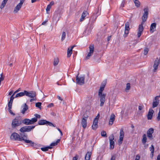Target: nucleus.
Masks as SVG:
<instances>
[{"label": "nucleus", "mask_w": 160, "mask_h": 160, "mask_svg": "<svg viewBox=\"0 0 160 160\" xmlns=\"http://www.w3.org/2000/svg\"><path fill=\"white\" fill-rule=\"evenodd\" d=\"M66 37V33L65 32H63L62 35V38L61 40L62 41H63L65 38Z\"/></svg>", "instance_id": "41"}, {"label": "nucleus", "mask_w": 160, "mask_h": 160, "mask_svg": "<svg viewBox=\"0 0 160 160\" xmlns=\"http://www.w3.org/2000/svg\"><path fill=\"white\" fill-rule=\"evenodd\" d=\"M88 13V12L87 11H84L82 13L81 17L80 19V22H82L84 18L86 16V14Z\"/></svg>", "instance_id": "25"}, {"label": "nucleus", "mask_w": 160, "mask_h": 160, "mask_svg": "<svg viewBox=\"0 0 160 160\" xmlns=\"http://www.w3.org/2000/svg\"><path fill=\"white\" fill-rule=\"evenodd\" d=\"M135 6L137 7L138 8L140 7L141 3L138 0H133Z\"/></svg>", "instance_id": "29"}, {"label": "nucleus", "mask_w": 160, "mask_h": 160, "mask_svg": "<svg viewBox=\"0 0 160 160\" xmlns=\"http://www.w3.org/2000/svg\"><path fill=\"white\" fill-rule=\"evenodd\" d=\"M143 106H139L138 107V109L139 110H141L143 108Z\"/></svg>", "instance_id": "52"}, {"label": "nucleus", "mask_w": 160, "mask_h": 160, "mask_svg": "<svg viewBox=\"0 0 160 160\" xmlns=\"http://www.w3.org/2000/svg\"><path fill=\"white\" fill-rule=\"evenodd\" d=\"M116 157L115 156H113L111 157L110 160H115Z\"/></svg>", "instance_id": "53"}, {"label": "nucleus", "mask_w": 160, "mask_h": 160, "mask_svg": "<svg viewBox=\"0 0 160 160\" xmlns=\"http://www.w3.org/2000/svg\"><path fill=\"white\" fill-rule=\"evenodd\" d=\"M32 99H31L30 100V102H32L33 101H36V98H32Z\"/></svg>", "instance_id": "60"}, {"label": "nucleus", "mask_w": 160, "mask_h": 160, "mask_svg": "<svg viewBox=\"0 0 160 160\" xmlns=\"http://www.w3.org/2000/svg\"><path fill=\"white\" fill-rule=\"evenodd\" d=\"M88 116L82 118V120L81 124L84 129H85L87 126V118Z\"/></svg>", "instance_id": "17"}, {"label": "nucleus", "mask_w": 160, "mask_h": 160, "mask_svg": "<svg viewBox=\"0 0 160 160\" xmlns=\"http://www.w3.org/2000/svg\"><path fill=\"white\" fill-rule=\"evenodd\" d=\"M154 112V111L151 108L149 109L147 115V118L148 120L152 119Z\"/></svg>", "instance_id": "18"}, {"label": "nucleus", "mask_w": 160, "mask_h": 160, "mask_svg": "<svg viewBox=\"0 0 160 160\" xmlns=\"http://www.w3.org/2000/svg\"><path fill=\"white\" fill-rule=\"evenodd\" d=\"M154 129L152 128H149L147 132V135L148 138L150 140L153 139L152 134L153 133Z\"/></svg>", "instance_id": "15"}, {"label": "nucleus", "mask_w": 160, "mask_h": 160, "mask_svg": "<svg viewBox=\"0 0 160 160\" xmlns=\"http://www.w3.org/2000/svg\"><path fill=\"white\" fill-rule=\"evenodd\" d=\"M78 158V155H76L73 158L72 160H77Z\"/></svg>", "instance_id": "48"}, {"label": "nucleus", "mask_w": 160, "mask_h": 160, "mask_svg": "<svg viewBox=\"0 0 160 160\" xmlns=\"http://www.w3.org/2000/svg\"><path fill=\"white\" fill-rule=\"evenodd\" d=\"M101 135L102 137H107V134L106 132L103 131L101 132Z\"/></svg>", "instance_id": "44"}, {"label": "nucleus", "mask_w": 160, "mask_h": 160, "mask_svg": "<svg viewBox=\"0 0 160 160\" xmlns=\"http://www.w3.org/2000/svg\"><path fill=\"white\" fill-rule=\"evenodd\" d=\"M111 36H108L107 38L108 41H109L111 39Z\"/></svg>", "instance_id": "64"}, {"label": "nucleus", "mask_w": 160, "mask_h": 160, "mask_svg": "<svg viewBox=\"0 0 160 160\" xmlns=\"http://www.w3.org/2000/svg\"><path fill=\"white\" fill-rule=\"evenodd\" d=\"M51 7H52L50 6L49 5H48L47 6V8H46V12L47 14L49 13V12L50 11V10L51 8Z\"/></svg>", "instance_id": "40"}, {"label": "nucleus", "mask_w": 160, "mask_h": 160, "mask_svg": "<svg viewBox=\"0 0 160 160\" xmlns=\"http://www.w3.org/2000/svg\"><path fill=\"white\" fill-rule=\"evenodd\" d=\"M28 107L26 103H25L24 105V108L21 111V112L24 114L25 113V112L28 109Z\"/></svg>", "instance_id": "28"}, {"label": "nucleus", "mask_w": 160, "mask_h": 160, "mask_svg": "<svg viewBox=\"0 0 160 160\" xmlns=\"http://www.w3.org/2000/svg\"><path fill=\"white\" fill-rule=\"evenodd\" d=\"M38 124L39 125H43L44 124H47L50 126H53L55 127L54 125L52 123L47 121L46 120H41L38 122Z\"/></svg>", "instance_id": "10"}, {"label": "nucleus", "mask_w": 160, "mask_h": 160, "mask_svg": "<svg viewBox=\"0 0 160 160\" xmlns=\"http://www.w3.org/2000/svg\"><path fill=\"white\" fill-rule=\"evenodd\" d=\"M114 139V137L113 134L110 135L109 137L110 141V149H112L114 147V142L113 141Z\"/></svg>", "instance_id": "12"}, {"label": "nucleus", "mask_w": 160, "mask_h": 160, "mask_svg": "<svg viewBox=\"0 0 160 160\" xmlns=\"http://www.w3.org/2000/svg\"><path fill=\"white\" fill-rule=\"evenodd\" d=\"M140 157L138 155L136 156V158L135 160H139L140 158Z\"/></svg>", "instance_id": "49"}, {"label": "nucleus", "mask_w": 160, "mask_h": 160, "mask_svg": "<svg viewBox=\"0 0 160 160\" xmlns=\"http://www.w3.org/2000/svg\"><path fill=\"white\" fill-rule=\"evenodd\" d=\"M25 94L27 96L30 98H34L36 96V93L33 91H31L30 92H28L27 91H25Z\"/></svg>", "instance_id": "13"}, {"label": "nucleus", "mask_w": 160, "mask_h": 160, "mask_svg": "<svg viewBox=\"0 0 160 160\" xmlns=\"http://www.w3.org/2000/svg\"><path fill=\"white\" fill-rule=\"evenodd\" d=\"M11 108H8V111L11 114L13 115H15V114L12 112V111L11 110Z\"/></svg>", "instance_id": "51"}, {"label": "nucleus", "mask_w": 160, "mask_h": 160, "mask_svg": "<svg viewBox=\"0 0 160 160\" xmlns=\"http://www.w3.org/2000/svg\"><path fill=\"white\" fill-rule=\"evenodd\" d=\"M143 10L144 12L142 17V21L141 24L139 25L138 29L137 35L138 38L141 36L143 32L144 29L143 25L144 24V22L146 21L148 17V12L149 11L148 8V7H146L144 8Z\"/></svg>", "instance_id": "1"}, {"label": "nucleus", "mask_w": 160, "mask_h": 160, "mask_svg": "<svg viewBox=\"0 0 160 160\" xmlns=\"http://www.w3.org/2000/svg\"><path fill=\"white\" fill-rule=\"evenodd\" d=\"M59 60L58 58H55L54 59L53 64L54 66L57 65L59 62Z\"/></svg>", "instance_id": "37"}, {"label": "nucleus", "mask_w": 160, "mask_h": 160, "mask_svg": "<svg viewBox=\"0 0 160 160\" xmlns=\"http://www.w3.org/2000/svg\"><path fill=\"white\" fill-rule=\"evenodd\" d=\"M98 118H95L94 119L93 124L92 125V129L95 130L97 128L98 126Z\"/></svg>", "instance_id": "16"}, {"label": "nucleus", "mask_w": 160, "mask_h": 160, "mask_svg": "<svg viewBox=\"0 0 160 160\" xmlns=\"http://www.w3.org/2000/svg\"><path fill=\"white\" fill-rule=\"evenodd\" d=\"M31 124H33L34 123L37 121V119L36 118H34L30 119Z\"/></svg>", "instance_id": "38"}, {"label": "nucleus", "mask_w": 160, "mask_h": 160, "mask_svg": "<svg viewBox=\"0 0 160 160\" xmlns=\"http://www.w3.org/2000/svg\"><path fill=\"white\" fill-rule=\"evenodd\" d=\"M57 129L58 130V131H59V132H60V134H61V136H62V132L60 130V129L59 128H57Z\"/></svg>", "instance_id": "57"}, {"label": "nucleus", "mask_w": 160, "mask_h": 160, "mask_svg": "<svg viewBox=\"0 0 160 160\" xmlns=\"http://www.w3.org/2000/svg\"><path fill=\"white\" fill-rule=\"evenodd\" d=\"M106 94L105 93L102 94H98V96L100 98V106L101 107H102L105 101V98Z\"/></svg>", "instance_id": "7"}, {"label": "nucleus", "mask_w": 160, "mask_h": 160, "mask_svg": "<svg viewBox=\"0 0 160 160\" xmlns=\"http://www.w3.org/2000/svg\"><path fill=\"white\" fill-rule=\"evenodd\" d=\"M42 103L40 102H38L36 103V107L39 108H41Z\"/></svg>", "instance_id": "43"}, {"label": "nucleus", "mask_w": 160, "mask_h": 160, "mask_svg": "<svg viewBox=\"0 0 160 160\" xmlns=\"http://www.w3.org/2000/svg\"><path fill=\"white\" fill-rule=\"evenodd\" d=\"M131 86L130 83H128L126 84L125 91L126 92H128V91L130 89Z\"/></svg>", "instance_id": "34"}, {"label": "nucleus", "mask_w": 160, "mask_h": 160, "mask_svg": "<svg viewBox=\"0 0 160 160\" xmlns=\"http://www.w3.org/2000/svg\"><path fill=\"white\" fill-rule=\"evenodd\" d=\"M142 137L143 138L142 141V143L143 144H144L147 142V138L146 135L145 134H143L142 136Z\"/></svg>", "instance_id": "31"}, {"label": "nucleus", "mask_w": 160, "mask_h": 160, "mask_svg": "<svg viewBox=\"0 0 160 160\" xmlns=\"http://www.w3.org/2000/svg\"><path fill=\"white\" fill-rule=\"evenodd\" d=\"M150 151H151V154L152 155V157L153 155V153L154 150V146L152 145L149 148Z\"/></svg>", "instance_id": "32"}, {"label": "nucleus", "mask_w": 160, "mask_h": 160, "mask_svg": "<svg viewBox=\"0 0 160 160\" xmlns=\"http://www.w3.org/2000/svg\"><path fill=\"white\" fill-rule=\"evenodd\" d=\"M159 64H160V57H159V59H158V58H157L154 62V63L153 66L154 68L153 71L154 72H156V70L158 68Z\"/></svg>", "instance_id": "14"}, {"label": "nucleus", "mask_w": 160, "mask_h": 160, "mask_svg": "<svg viewBox=\"0 0 160 160\" xmlns=\"http://www.w3.org/2000/svg\"><path fill=\"white\" fill-rule=\"evenodd\" d=\"M124 136V132L123 131V129H121L120 131L119 137L123 138Z\"/></svg>", "instance_id": "35"}, {"label": "nucleus", "mask_w": 160, "mask_h": 160, "mask_svg": "<svg viewBox=\"0 0 160 160\" xmlns=\"http://www.w3.org/2000/svg\"><path fill=\"white\" fill-rule=\"evenodd\" d=\"M39 0H31V2L33 3L37 1H38Z\"/></svg>", "instance_id": "61"}, {"label": "nucleus", "mask_w": 160, "mask_h": 160, "mask_svg": "<svg viewBox=\"0 0 160 160\" xmlns=\"http://www.w3.org/2000/svg\"><path fill=\"white\" fill-rule=\"evenodd\" d=\"M52 147L51 146L46 147L44 148H41V150L43 151H46L48 150L49 149L52 148Z\"/></svg>", "instance_id": "33"}, {"label": "nucleus", "mask_w": 160, "mask_h": 160, "mask_svg": "<svg viewBox=\"0 0 160 160\" xmlns=\"http://www.w3.org/2000/svg\"><path fill=\"white\" fill-rule=\"evenodd\" d=\"M22 123H23L25 125H30L31 123L30 122V119L27 118H25L23 120H22Z\"/></svg>", "instance_id": "22"}, {"label": "nucleus", "mask_w": 160, "mask_h": 160, "mask_svg": "<svg viewBox=\"0 0 160 160\" xmlns=\"http://www.w3.org/2000/svg\"><path fill=\"white\" fill-rule=\"evenodd\" d=\"M8 0H3L2 1L0 7V8L1 9H2L4 7Z\"/></svg>", "instance_id": "27"}, {"label": "nucleus", "mask_w": 160, "mask_h": 160, "mask_svg": "<svg viewBox=\"0 0 160 160\" xmlns=\"http://www.w3.org/2000/svg\"><path fill=\"white\" fill-rule=\"evenodd\" d=\"M156 27V23H153L151 24L150 26V31H152V32H153L154 31L152 30L155 28Z\"/></svg>", "instance_id": "30"}, {"label": "nucleus", "mask_w": 160, "mask_h": 160, "mask_svg": "<svg viewBox=\"0 0 160 160\" xmlns=\"http://www.w3.org/2000/svg\"><path fill=\"white\" fill-rule=\"evenodd\" d=\"M25 134H20V135L16 132L13 133L10 136L11 139L15 140L22 141L23 140H24Z\"/></svg>", "instance_id": "2"}, {"label": "nucleus", "mask_w": 160, "mask_h": 160, "mask_svg": "<svg viewBox=\"0 0 160 160\" xmlns=\"http://www.w3.org/2000/svg\"><path fill=\"white\" fill-rule=\"evenodd\" d=\"M89 52L86 57V59L87 60L93 54L94 51V47L93 44L90 45L89 46Z\"/></svg>", "instance_id": "9"}, {"label": "nucleus", "mask_w": 160, "mask_h": 160, "mask_svg": "<svg viewBox=\"0 0 160 160\" xmlns=\"http://www.w3.org/2000/svg\"><path fill=\"white\" fill-rule=\"evenodd\" d=\"M13 100H11L10 99L9 101V102L8 104V108H12V105L13 102Z\"/></svg>", "instance_id": "39"}, {"label": "nucleus", "mask_w": 160, "mask_h": 160, "mask_svg": "<svg viewBox=\"0 0 160 160\" xmlns=\"http://www.w3.org/2000/svg\"><path fill=\"white\" fill-rule=\"evenodd\" d=\"M34 115L36 117L35 118H37V119L38 118H41V116L40 115H39V114H35Z\"/></svg>", "instance_id": "47"}, {"label": "nucleus", "mask_w": 160, "mask_h": 160, "mask_svg": "<svg viewBox=\"0 0 160 160\" xmlns=\"http://www.w3.org/2000/svg\"><path fill=\"white\" fill-rule=\"evenodd\" d=\"M106 84L105 83L103 84L102 86L100 87V89L99 90L98 94H102V92L104 89Z\"/></svg>", "instance_id": "23"}, {"label": "nucleus", "mask_w": 160, "mask_h": 160, "mask_svg": "<svg viewBox=\"0 0 160 160\" xmlns=\"http://www.w3.org/2000/svg\"><path fill=\"white\" fill-rule=\"evenodd\" d=\"M25 90H24V92H20L19 93L17 94L15 96V98H17L18 97H21L24 96V95H25Z\"/></svg>", "instance_id": "26"}, {"label": "nucleus", "mask_w": 160, "mask_h": 160, "mask_svg": "<svg viewBox=\"0 0 160 160\" xmlns=\"http://www.w3.org/2000/svg\"><path fill=\"white\" fill-rule=\"evenodd\" d=\"M48 21H45L43 22L42 23V25H44Z\"/></svg>", "instance_id": "63"}, {"label": "nucleus", "mask_w": 160, "mask_h": 160, "mask_svg": "<svg viewBox=\"0 0 160 160\" xmlns=\"http://www.w3.org/2000/svg\"><path fill=\"white\" fill-rule=\"evenodd\" d=\"M157 119L158 121L160 120V112L159 111L158 113V116L157 117Z\"/></svg>", "instance_id": "50"}, {"label": "nucleus", "mask_w": 160, "mask_h": 160, "mask_svg": "<svg viewBox=\"0 0 160 160\" xmlns=\"http://www.w3.org/2000/svg\"><path fill=\"white\" fill-rule=\"evenodd\" d=\"M21 90L20 88H19L18 90H17L16 91H15L14 93L13 94H15L16 93L18 92L19 91H20Z\"/></svg>", "instance_id": "54"}, {"label": "nucleus", "mask_w": 160, "mask_h": 160, "mask_svg": "<svg viewBox=\"0 0 160 160\" xmlns=\"http://www.w3.org/2000/svg\"><path fill=\"white\" fill-rule=\"evenodd\" d=\"M27 135L25 134L24 138V140H23L22 141H24L25 143L28 144L29 145L32 146L34 148H37L38 147V145L35 143L33 142L32 141L27 140Z\"/></svg>", "instance_id": "4"}, {"label": "nucleus", "mask_w": 160, "mask_h": 160, "mask_svg": "<svg viewBox=\"0 0 160 160\" xmlns=\"http://www.w3.org/2000/svg\"><path fill=\"white\" fill-rule=\"evenodd\" d=\"M60 140L59 139H58L55 142H54L51 143L50 144L51 146H55L58 144V143L59 142Z\"/></svg>", "instance_id": "36"}, {"label": "nucleus", "mask_w": 160, "mask_h": 160, "mask_svg": "<svg viewBox=\"0 0 160 160\" xmlns=\"http://www.w3.org/2000/svg\"><path fill=\"white\" fill-rule=\"evenodd\" d=\"M124 6V3L123 2H122L121 5V7H123Z\"/></svg>", "instance_id": "62"}, {"label": "nucleus", "mask_w": 160, "mask_h": 160, "mask_svg": "<svg viewBox=\"0 0 160 160\" xmlns=\"http://www.w3.org/2000/svg\"><path fill=\"white\" fill-rule=\"evenodd\" d=\"M159 97H160V94L159 96H156L155 97V100H156L157 99L158 100H159L158 98Z\"/></svg>", "instance_id": "59"}, {"label": "nucleus", "mask_w": 160, "mask_h": 160, "mask_svg": "<svg viewBox=\"0 0 160 160\" xmlns=\"http://www.w3.org/2000/svg\"><path fill=\"white\" fill-rule=\"evenodd\" d=\"M149 51V49L147 48H146L144 49V54L145 55H146L148 53Z\"/></svg>", "instance_id": "42"}, {"label": "nucleus", "mask_w": 160, "mask_h": 160, "mask_svg": "<svg viewBox=\"0 0 160 160\" xmlns=\"http://www.w3.org/2000/svg\"><path fill=\"white\" fill-rule=\"evenodd\" d=\"M14 95V94H13L12 95V96H11V97L10 98V99L12 100H13L14 99V98H15V97H13Z\"/></svg>", "instance_id": "56"}, {"label": "nucleus", "mask_w": 160, "mask_h": 160, "mask_svg": "<svg viewBox=\"0 0 160 160\" xmlns=\"http://www.w3.org/2000/svg\"><path fill=\"white\" fill-rule=\"evenodd\" d=\"M157 160H160V153L158 156Z\"/></svg>", "instance_id": "58"}, {"label": "nucleus", "mask_w": 160, "mask_h": 160, "mask_svg": "<svg viewBox=\"0 0 160 160\" xmlns=\"http://www.w3.org/2000/svg\"><path fill=\"white\" fill-rule=\"evenodd\" d=\"M21 118L19 117H17L13 119L12 122L11 126L12 128H15L22 124V123Z\"/></svg>", "instance_id": "3"}, {"label": "nucleus", "mask_w": 160, "mask_h": 160, "mask_svg": "<svg viewBox=\"0 0 160 160\" xmlns=\"http://www.w3.org/2000/svg\"><path fill=\"white\" fill-rule=\"evenodd\" d=\"M35 126H25L21 128L20 129V131L21 132H29L32 129L34 128Z\"/></svg>", "instance_id": "5"}, {"label": "nucleus", "mask_w": 160, "mask_h": 160, "mask_svg": "<svg viewBox=\"0 0 160 160\" xmlns=\"http://www.w3.org/2000/svg\"><path fill=\"white\" fill-rule=\"evenodd\" d=\"M53 106H54V104L53 103H50V104H48V105L47 107L48 108H51V107H53Z\"/></svg>", "instance_id": "46"}, {"label": "nucleus", "mask_w": 160, "mask_h": 160, "mask_svg": "<svg viewBox=\"0 0 160 160\" xmlns=\"http://www.w3.org/2000/svg\"><path fill=\"white\" fill-rule=\"evenodd\" d=\"M61 15V12L59 10H58L55 11L53 17V21H56V22H57L59 20Z\"/></svg>", "instance_id": "6"}, {"label": "nucleus", "mask_w": 160, "mask_h": 160, "mask_svg": "<svg viewBox=\"0 0 160 160\" xmlns=\"http://www.w3.org/2000/svg\"><path fill=\"white\" fill-rule=\"evenodd\" d=\"M130 23L128 22H126L125 23L124 33L123 36L124 37H127L130 30Z\"/></svg>", "instance_id": "11"}, {"label": "nucleus", "mask_w": 160, "mask_h": 160, "mask_svg": "<svg viewBox=\"0 0 160 160\" xmlns=\"http://www.w3.org/2000/svg\"><path fill=\"white\" fill-rule=\"evenodd\" d=\"M91 155V152H88L86 155L85 160H90Z\"/></svg>", "instance_id": "24"}, {"label": "nucleus", "mask_w": 160, "mask_h": 160, "mask_svg": "<svg viewBox=\"0 0 160 160\" xmlns=\"http://www.w3.org/2000/svg\"><path fill=\"white\" fill-rule=\"evenodd\" d=\"M54 2L53 1H51L48 5L52 7V5H54Z\"/></svg>", "instance_id": "55"}, {"label": "nucleus", "mask_w": 160, "mask_h": 160, "mask_svg": "<svg viewBox=\"0 0 160 160\" xmlns=\"http://www.w3.org/2000/svg\"><path fill=\"white\" fill-rule=\"evenodd\" d=\"M78 74L76 77V83L79 85H82L84 83L85 77L83 76L82 77H78Z\"/></svg>", "instance_id": "8"}, {"label": "nucleus", "mask_w": 160, "mask_h": 160, "mask_svg": "<svg viewBox=\"0 0 160 160\" xmlns=\"http://www.w3.org/2000/svg\"><path fill=\"white\" fill-rule=\"evenodd\" d=\"M159 100H158L157 99L155 100V98H154V99L153 100L152 102V108H154L157 107L159 104Z\"/></svg>", "instance_id": "20"}, {"label": "nucleus", "mask_w": 160, "mask_h": 160, "mask_svg": "<svg viewBox=\"0 0 160 160\" xmlns=\"http://www.w3.org/2000/svg\"><path fill=\"white\" fill-rule=\"evenodd\" d=\"M123 138L119 137V138L118 140V142L120 144H121L122 143Z\"/></svg>", "instance_id": "45"}, {"label": "nucleus", "mask_w": 160, "mask_h": 160, "mask_svg": "<svg viewBox=\"0 0 160 160\" xmlns=\"http://www.w3.org/2000/svg\"><path fill=\"white\" fill-rule=\"evenodd\" d=\"M74 46H72L70 48H68L67 51V57H70L72 53V50L73 48L74 47Z\"/></svg>", "instance_id": "21"}, {"label": "nucleus", "mask_w": 160, "mask_h": 160, "mask_svg": "<svg viewBox=\"0 0 160 160\" xmlns=\"http://www.w3.org/2000/svg\"><path fill=\"white\" fill-rule=\"evenodd\" d=\"M115 116L114 114H112L110 116V119L109 120V125H112L115 120Z\"/></svg>", "instance_id": "19"}]
</instances>
